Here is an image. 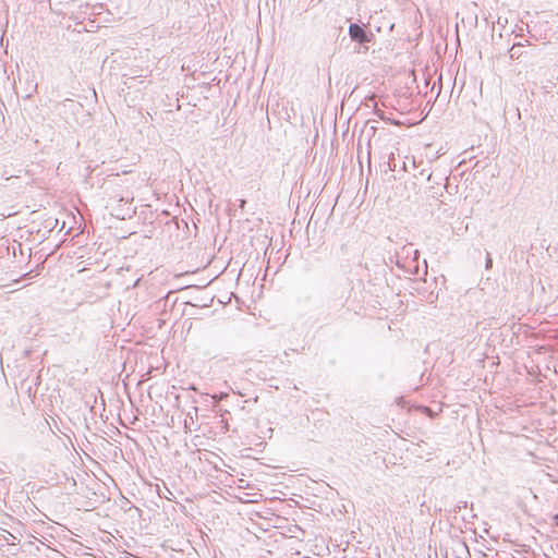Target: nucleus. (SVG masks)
I'll list each match as a JSON object with an SVG mask.
<instances>
[{"label":"nucleus","mask_w":558,"mask_h":558,"mask_svg":"<svg viewBox=\"0 0 558 558\" xmlns=\"http://www.w3.org/2000/svg\"><path fill=\"white\" fill-rule=\"evenodd\" d=\"M350 36L353 40L359 43H366L368 41V37L366 32L359 25L352 24L349 28Z\"/></svg>","instance_id":"f257e3e1"},{"label":"nucleus","mask_w":558,"mask_h":558,"mask_svg":"<svg viewBox=\"0 0 558 558\" xmlns=\"http://www.w3.org/2000/svg\"><path fill=\"white\" fill-rule=\"evenodd\" d=\"M361 145H362V136H360L359 142H357L359 149L361 148Z\"/></svg>","instance_id":"423d86ee"},{"label":"nucleus","mask_w":558,"mask_h":558,"mask_svg":"<svg viewBox=\"0 0 558 558\" xmlns=\"http://www.w3.org/2000/svg\"><path fill=\"white\" fill-rule=\"evenodd\" d=\"M375 133H376V128L372 125L369 128V135H368L367 142H366L368 156L371 155V151H369V148H371V136H374Z\"/></svg>","instance_id":"7ed1b4c3"},{"label":"nucleus","mask_w":558,"mask_h":558,"mask_svg":"<svg viewBox=\"0 0 558 558\" xmlns=\"http://www.w3.org/2000/svg\"><path fill=\"white\" fill-rule=\"evenodd\" d=\"M521 48H522V45H521V44H515V45H513V46L511 47V49H510V57H511L512 59H514V58H519V56H520V49H521Z\"/></svg>","instance_id":"f03ea898"},{"label":"nucleus","mask_w":558,"mask_h":558,"mask_svg":"<svg viewBox=\"0 0 558 558\" xmlns=\"http://www.w3.org/2000/svg\"><path fill=\"white\" fill-rule=\"evenodd\" d=\"M32 272L24 274L22 278H29Z\"/></svg>","instance_id":"0eeeda50"},{"label":"nucleus","mask_w":558,"mask_h":558,"mask_svg":"<svg viewBox=\"0 0 558 558\" xmlns=\"http://www.w3.org/2000/svg\"><path fill=\"white\" fill-rule=\"evenodd\" d=\"M245 204H246L245 199H241L240 201V207L241 208H244Z\"/></svg>","instance_id":"39448f33"},{"label":"nucleus","mask_w":558,"mask_h":558,"mask_svg":"<svg viewBox=\"0 0 558 558\" xmlns=\"http://www.w3.org/2000/svg\"><path fill=\"white\" fill-rule=\"evenodd\" d=\"M492 264H493V260L490 258V256L488 255L487 258H486V269H489L492 267Z\"/></svg>","instance_id":"20e7f679"}]
</instances>
